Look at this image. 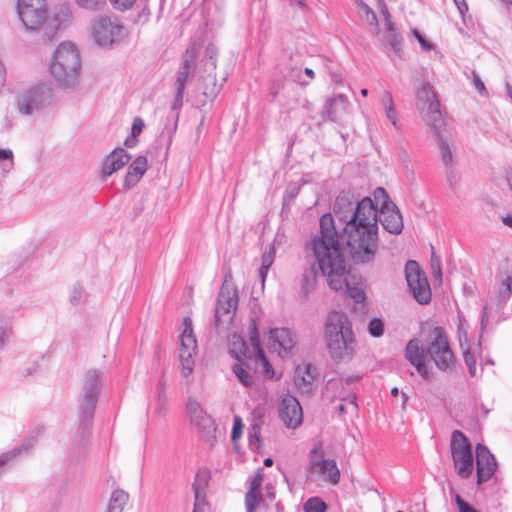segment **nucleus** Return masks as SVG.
<instances>
[{
	"label": "nucleus",
	"mask_w": 512,
	"mask_h": 512,
	"mask_svg": "<svg viewBox=\"0 0 512 512\" xmlns=\"http://www.w3.org/2000/svg\"><path fill=\"white\" fill-rule=\"evenodd\" d=\"M357 5L363 13L367 16V20L370 22V24H378V19L375 14V12L362 0L357 1Z\"/></svg>",
	"instance_id": "obj_51"
},
{
	"label": "nucleus",
	"mask_w": 512,
	"mask_h": 512,
	"mask_svg": "<svg viewBox=\"0 0 512 512\" xmlns=\"http://www.w3.org/2000/svg\"><path fill=\"white\" fill-rule=\"evenodd\" d=\"M82 295H83V288H82V286H80L79 284L74 285L73 289L71 291V295H70V302L73 305L79 304L80 300L82 298Z\"/></svg>",
	"instance_id": "obj_54"
},
{
	"label": "nucleus",
	"mask_w": 512,
	"mask_h": 512,
	"mask_svg": "<svg viewBox=\"0 0 512 512\" xmlns=\"http://www.w3.org/2000/svg\"><path fill=\"white\" fill-rule=\"evenodd\" d=\"M112 7L118 11H127L133 7L136 0H109Z\"/></svg>",
	"instance_id": "obj_53"
},
{
	"label": "nucleus",
	"mask_w": 512,
	"mask_h": 512,
	"mask_svg": "<svg viewBox=\"0 0 512 512\" xmlns=\"http://www.w3.org/2000/svg\"><path fill=\"white\" fill-rule=\"evenodd\" d=\"M254 358L257 363H260L262 367V374L267 379H273L275 372L273 369V366L270 364L269 360L267 359L264 350H259L254 352Z\"/></svg>",
	"instance_id": "obj_39"
},
{
	"label": "nucleus",
	"mask_w": 512,
	"mask_h": 512,
	"mask_svg": "<svg viewBox=\"0 0 512 512\" xmlns=\"http://www.w3.org/2000/svg\"><path fill=\"white\" fill-rule=\"evenodd\" d=\"M445 171L447 182L450 188L454 190L457 187L458 183L460 182L461 174L456 168V164L446 166Z\"/></svg>",
	"instance_id": "obj_47"
},
{
	"label": "nucleus",
	"mask_w": 512,
	"mask_h": 512,
	"mask_svg": "<svg viewBox=\"0 0 512 512\" xmlns=\"http://www.w3.org/2000/svg\"><path fill=\"white\" fill-rule=\"evenodd\" d=\"M360 379H361L360 376H355V375H349L341 380L330 379L326 384V388H327V390L338 388L339 386L344 388L345 385L351 386V385L357 383Z\"/></svg>",
	"instance_id": "obj_45"
},
{
	"label": "nucleus",
	"mask_w": 512,
	"mask_h": 512,
	"mask_svg": "<svg viewBox=\"0 0 512 512\" xmlns=\"http://www.w3.org/2000/svg\"><path fill=\"white\" fill-rule=\"evenodd\" d=\"M347 102V96L343 94H338L335 97L329 98L326 101L321 113L323 120L335 122L338 118L339 110H344Z\"/></svg>",
	"instance_id": "obj_26"
},
{
	"label": "nucleus",
	"mask_w": 512,
	"mask_h": 512,
	"mask_svg": "<svg viewBox=\"0 0 512 512\" xmlns=\"http://www.w3.org/2000/svg\"><path fill=\"white\" fill-rule=\"evenodd\" d=\"M390 234L398 235L402 232L404 224L400 210L396 208L377 209V222Z\"/></svg>",
	"instance_id": "obj_22"
},
{
	"label": "nucleus",
	"mask_w": 512,
	"mask_h": 512,
	"mask_svg": "<svg viewBox=\"0 0 512 512\" xmlns=\"http://www.w3.org/2000/svg\"><path fill=\"white\" fill-rule=\"evenodd\" d=\"M368 333L374 338H379L384 334L385 324L381 318L374 317L368 322Z\"/></svg>",
	"instance_id": "obj_44"
},
{
	"label": "nucleus",
	"mask_w": 512,
	"mask_h": 512,
	"mask_svg": "<svg viewBox=\"0 0 512 512\" xmlns=\"http://www.w3.org/2000/svg\"><path fill=\"white\" fill-rule=\"evenodd\" d=\"M271 339L278 344L279 354L282 357H288L292 355V350L295 347L296 341L294 335L289 328H273L270 330Z\"/></svg>",
	"instance_id": "obj_24"
},
{
	"label": "nucleus",
	"mask_w": 512,
	"mask_h": 512,
	"mask_svg": "<svg viewBox=\"0 0 512 512\" xmlns=\"http://www.w3.org/2000/svg\"><path fill=\"white\" fill-rule=\"evenodd\" d=\"M284 88V81L283 80H273L269 84L268 88V96L270 97L271 101H275L280 92Z\"/></svg>",
	"instance_id": "obj_49"
},
{
	"label": "nucleus",
	"mask_w": 512,
	"mask_h": 512,
	"mask_svg": "<svg viewBox=\"0 0 512 512\" xmlns=\"http://www.w3.org/2000/svg\"><path fill=\"white\" fill-rule=\"evenodd\" d=\"M327 504L318 496L310 497L303 505L304 512H326Z\"/></svg>",
	"instance_id": "obj_41"
},
{
	"label": "nucleus",
	"mask_w": 512,
	"mask_h": 512,
	"mask_svg": "<svg viewBox=\"0 0 512 512\" xmlns=\"http://www.w3.org/2000/svg\"><path fill=\"white\" fill-rule=\"evenodd\" d=\"M405 278L409 290L415 300L422 305L431 300V290L425 272L415 260L407 261L405 265Z\"/></svg>",
	"instance_id": "obj_11"
},
{
	"label": "nucleus",
	"mask_w": 512,
	"mask_h": 512,
	"mask_svg": "<svg viewBox=\"0 0 512 512\" xmlns=\"http://www.w3.org/2000/svg\"><path fill=\"white\" fill-rule=\"evenodd\" d=\"M316 368L308 363L298 366L295 370L294 384L302 394H311L314 389Z\"/></svg>",
	"instance_id": "obj_23"
},
{
	"label": "nucleus",
	"mask_w": 512,
	"mask_h": 512,
	"mask_svg": "<svg viewBox=\"0 0 512 512\" xmlns=\"http://www.w3.org/2000/svg\"><path fill=\"white\" fill-rule=\"evenodd\" d=\"M52 90L46 84H38L17 97V106L21 114L32 115L50 104Z\"/></svg>",
	"instance_id": "obj_10"
},
{
	"label": "nucleus",
	"mask_w": 512,
	"mask_h": 512,
	"mask_svg": "<svg viewBox=\"0 0 512 512\" xmlns=\"http://www.w3.org/2000/svg\"><path fill=\"white\" fill-rule=\"evenodd\" d=\"M279 417L286 427L295 429L303 419L302 407L295 396L287 394L280 402Z\"/></svg>",
	"instance_id": "obj_18"
},
{
	"label": "nucleus",
	"mask_w": 512,
	"mask_h": 512,
	"mask_svg": "<svg viewBox=\"0 0 512 512\" xmlns=\"http://www.w3.org/2000/svg\"><path fill=\"white\" fill-rule=\"evenodd\" d=\"M8 160L10 161L9 164H5L2 168L4 172H9L13 168V152L11 149L8 148H0V162H5Z\"/></svg>",
	"instance_id": "obj_50"
},
{
	"label": "nucleus",
	"mask_w": 512,
	"mask_h": 512,
	"mask_svg": "<svg viewBox=\"0 0 512 512\" xmlns=\"http://www.w3.org/2000/svg\"><path fill=\"white\" fill-rule=\"evenodd\" d=\"M195 66V58L193 55L187 56L180 65L175 79V96L171 104V110L178 112L183 106L184 92L188 77ZM179 114L175 115V126L177 125Z\"/></svg>",
	"instance_id": "obj_16"
},
{
	"label": "nucleus",
	"mask_w": 512,
	"mask_h": 512,
	"mask_svg": "<svg viewBox=\"0 0 512 512\" xmlns=\"http://www.w3.org/2000/svg\"><path fill=\"white\" fill-rule=\"evenodd\" d=\"M210 471L206 467L199 468L194 482L192 483V490L194 492L195 504L200 505L205 499V489L209 484Z\"/></svg>",
	"instance_id": "obj_27"
},
{
	"label": "nucleus",
	"mask_w": 512,
	"mask_h": 512,
	"mask_svg": "<svg viewBox=\"0 0 512 512\" xmlns=\"http://www.w3.org/2000/svg\"><path fill=\"white\" fill-rule=\"evenodd\" d=\"M407 360L416 368L425 379L428 378V369L425 357L429 356L440 370H447L453 362V352L450 348L446 332L443 327L436 326L427 335L424 344L419 339L410 340L405 349Z\"/></svg>",
	"instance_id": "obj_3"
},
{
	"label": "nucleus",
	"mask_w": 512,
	"mask_h": 512,
	"mask_svg": "<svg viewBox=\"0 0 512 512\" xmlns=\"http://www.w3.org/2000/svg\"><path fill=\"white\" fill-rule=\"evenodd\" d=\"M472 448L465 434L459 430H455L451 436L450 450L451 454L455 455L459 451L468 450Z\"/></svg>",
	"instance_id": "obj_35"
},
{
	"label": "nucleus",
	"mask_w": 512,
	"mask_h": 512,
	"mask_svg": "<svg viewBox=\"0 0 512 512\" xmlns=\"http://www.w3.org/2000/svg\"><path fill=\"white\" fill-rule=\"evenodd\" d=\"M476 468L478 484H482L490 480L497 468V462L494 455L483 444H477L476 446Z\"/></svg>",
	"instance_id": "obj_19"
},
{
	"label": "nucleus",
	"mask_w": 512,
	"mask_h": 512,
	"mask_svg": "<svg viewBox=\"0 0 512 512\" xmlns=\"http://www.w3.org/2000/svg\"><path fill=\"white\" fill-rule=\"evenodd\" d=\"M184 329L179 336L180 353L179 360L183 377L190 376L194 369V354L197 349L196 337L192 330V321L189 317L184 318Z\"/></svg>",
	"instance_id": "obj_12"
},
{
	"label": "nucleus",
	"mask_w": 512,
	"mask_h": 512,
	"mask_svg": "<svg viewBox=\"0 0 512 512\" xmlns=\"http://www.w3.org/2000/svg\"><path fill=\"white\" fill-rule=\"evenodd\" d=\"M249 339L251 342V346H253V352L262 350L261 342H260V335L258 332L257 323L254 319L251 320L250 326H249Z\"/></svg>",
	"instance_id": "obj_46"
},
{
	"label": "nucleus",
	"mask_w": 512,
	"mask_h": 512,
	"mask_svg": "<svg viewBox=\"0 0 512 512\" xmlns=\"http://www.w3.org/2000/svg\"><path fill=\"white\" fill-rule=\"evenodd\" d=\"M276 251L273 245L264 252L261 258V266L264 270H269L275 259Z\"/></svg>",
	"instance_id": "obj_48"
},
{
	"label": "nucleus",
	"mask_w": 512,
	"mask_h": 512,
	"mask_svg": "<svg viewBox=\"0 0 512 512\" xmlns=\"http://www.w3.org/2000/svg\"><path fill=\"white\" fill-rule=\"evenodd\" d=\"M381 104L385 110L387 119L398 130L399 126L397 124V112L395 109L392 94L389 91H387V90L383 91V93L381 95Z\"/></svg>",
	"instance_id": "obj_33"
},
{
	"label": "nucleus",
	"mask_w": 512,
	"mask_h": 512,
	"mask_svg": "<svg viewBox=\"0 0 512 512\" xmlns=\"http://www.w3.org/2000/svg\"><path fill=\"white\" fill-rule=\"evenodd\" d=\"M142 177L138 176L136 174H132V172H126V175L124 177L123 181V190L128 191L132 189L134 186L137 185V183L140 181Z\"/></svg>",
	"instance_id": "obj_52"
},
{
	"label": "nucleus",
	"mask_w": 512,
	"mask_h": 512,
	"mask_svg": "<svg viewBox=\"0 0 512 512\" xmlns=\"http://www.w3.org/2000/svg\"><path fill=\"white\" fill-rule=\"evenodd\" d=\"M17 12L27 30H36L47 16L45 0H18Z\"/></svg>",
	"instance_id": "obj_14"
},
{
	"label": "nucleus",
	"mask_w": 512,
	"mask_h": 512,
	"mask_svg": "<svg viewBox=\"0 0 512 512\" xmlns=\"http://www.w3.org/2000/svg\"><path fill=\"white\" fill-rule=\"evenodd\" d=\"M252 430L253 432L249 435V445L251 447H257L260 443V428L259 426L253 425Z\"/></svg>",
	"instance_id": "obj_59"
},
{
	"label": "nucleus",
	"mask_w": 512,
	"mask_h": 512,
	"mask_svg": "<svg viewBox=\"0 0 512 512\" xmlns=\"http://www.w3.org/2000/svg\"><path fill=\"white\" fill-rule=\"evenodd\" d=\"M300 192V185L297 183L290 184L285 190V198L294 199Z\"/></svg>",
	"instance_id": "obj_60"
},
{
	"label": "nucleus",
	"mask_w": 512,
	"mask_h": 512,
	"mask_svg": "<svg viewBox=\"0 0 512 512\" xmlns=\"http://www.w3.org/2000/svg\"><path fill=\"white\" fill-rule=\"evenodd\" d=\"M386 48L388 56L394 60L395 58L402 59L403 50L401 48V44L403 42V37L400 33H391L386 37Z\"/></svg>",
	"instance_id": "obj_31"
},
{
	"label": "nucleus",
	"mask_w": 512,
	"mask_h": 512,
	"mask_svg": "<svg viewBox=\"0 0 512 512\" xmlns=\"http://www.w3.org/2000/svg\"><path fill=\"white\" fill-rule=\"evenodd\" d=\"M132 156L124 148L117 147L112 150L103 160L101 166V179L105 180L113 173L121 170L129 163Z\"/></svg>",
	"instance_id": "obj_20"
},
{
	"label": "nucleus",
	"mask_w": 512,
	"mask_h": 512,
	"mask_svg": "<svg viewBox=\"0 0 512 512\" xmlns=\"http://www.w3.org/2000/svg\"><path fill=\"white\" fill-rule=\"evenodd\" d=\"M309 470L326 477L331 484H338L340 481V470L336 461L332 459H324L321 442H318L309 452Z\"/></svg>",
	"instance_id": "obj_13"
},
{
	"label": "nucleus",
	"mask_w": 512,
	"mask_h": 512,
	"mask_svg": "<svg viewBox=\"0 0 512 512\" xmlns=\"http://www.w3.org/2000/svg\"><path fill=\"white\" fill-rule=\"evenodd\" d=\"M13 326L9 319L0 314V351L9 343L13 336Z\"/></svg>",
	"instance_id": "obj_37"
},
{
	"label": "nucleus",
	"mask_w": 512,
	"mask_h": 512,
	"mask_svg": "<svg viewBox=\"0 0 512 512\" xmlns=\"http://www.w3.org/2000/svg\"><path fill=\"white\" fill-rule=\"evenodd\" d=\"M230 354L238 362L252 359L254 357L253 346L250 348L241 336L234 335L230 347Z\"/></svg>",
	"instance_id": "obj_28"
},
{
	"label": "nucleus",
	"mask_w": 512,
	"mask_h": 512,
	"mask_svg": "<svg viewBox=\"0 0 512 512\" xmlns=\"http://www.w3.org/2000/svg\"><path fill=\"white\" fill-rule=\"evenodd\" d=\"M333 214L344 226L335 227L338 241H344L355 263H371L378 248L377 209L370 197L355 199L350 192L342 191L334 200Z\"/></svg>",
	"instance_id": "obj_1"
},
{
	"label": "nucleus",
	"mask_w": 512,
	"mask_h": 512,
	"mask_svg": "<svg viewBox=\"0 0 512 512\" xmlns=\"http://www.w3.org/2000/svg\"><path fill=\"white\" fill-rule=\"evenodd\" d=\"M455 502L459 512H478L473 506L464 501L458 494L455 495Z\"/></svg>",
	"instance_id": "obj_55"
},
{
	"label": "nucleus",
	"mask_w": 512,
	"mask_h": 512,
	"mask_svg": "<svg viewBox=\"0 0 512 512\" xmlns=\"http://www.w3.org/2000/svg\"><path fill=\"white\" fill-rule=\"evenodd\" d=\"M81 60L76 46L71 42L61 43L55 50L50 72L57 84L72 87L77 83Z\"/></svg>",
	"instance_id": "obj_5"
},
{
	"label": "nucleus",
	"mask_w": 512,
	"mask_h": 512,
	"mask_svg": "<svg viewBox=\"0 0 512 512\" xmlns=\"http://www.w3.org/2000/svg\"><path fill=\"white\" fill-rule=\"evenodd\" d=\"M318 271L315 267V264H311L309 267L305 268L301 277V291L308 295L311 292L317 282Z\"/></svg>",
	"instance_id": "obj_32"
},
{
	"label": "nucleus",
	"mask_w": 512,
	"mask_h": 512,
	"mask_svg": "<svg viewBox=\"0 0 512 512\" xmlns=\"http://www.w3.org/2000/svg\"><path fill=\"white\" fill-rule=\"evenodd\" d=\"M31 445V440L25 439L20 446L14 447L12 450L2 453L0 455V475L6 466H9L17 457L26 453Z\"/></svg>",
	"instance_id": "obj_29"
},
{
	"label": "nucleus",
	"mask_w": 512,
	"mask_h": 512,
	"mask_svg": "<svg viewBox=\"0 0 512 512\" xmlns=\"http://www.w3.org/2000/svg\"><path fill=\"white\" fill-rule=\"evenodd\" d=\"M186 409L189 414L191 423L200 433L209 436L215 432L216 428L212 416L203 409L199 401L189 397L187 400Z\"/></svg>",
	"instance_id": "obj_17"
},
{
	"label": "nucleus",
	"mask_w": 512,
	"mask_h": 512,
	"mask_svg": "<svg viewBox=\"0 0 512 512\" xmlns=\"http://www.w3.org/2000/svg\"><path fill=\"white\" fill-rule=\"evenodd\" d=\"M262 482L263 473L262 469L259 468L251 479L249 490L245 494L246 512H255L257 507H267L265 500L260 497V487Z\"/></svg>",
	"instance_id": "obj_21"
},
{
	"label": "nucleus",
	"mask_w": 512,
	"mask_h": 512,
	"mask_svg": "<svg viewBox=\"0 0 512 512\" xmlns=\"http://www.w3.org/2000/svg\"><path fill=\"white\" fill-rule=\"evenodd\" d=\"M157 391H158V408L160 410L165 402V382L163 380L158 383Z\"/></svg>",
	"instance_id": "obj_61"
},
{
	"label": "nucleus",
	"mask_w": 512,
	"mask_h": 512,
	"mask_svg": "<svg viewBox=\"0 0 512 512\" xmlns=\"http://www.w3.org/2000/svg\"><path fill=\"white\" fill-rule=\"evenodd\" d=\"M443 128H444V126H439L438 131H436L435 128H431V129H432L435 137L437 138L438 145H439V148L441 151V157H442L444 166L446 167V166L454 165V164H456V162L454 160V155H453L450 145L448 144V142L446 140H444V138L442 136Z\"/></svg>",
	"instance_id": "obj_30"
},
{
	"label": "nucleus",
	"mask_w": 512,
	"mask_h": 512,
	"mask_svg": "<svg viewBox=\"0 0 512 512\" xmlns=\"http://www.w3.org/2000/svg\"><path fill=\"white\" fill-rule=\"evenodd\" d=\"M306 249L313 252L318 269L326 277L331 289L341 291L346 288L356 302L364 300V291L350 285L348 265L339 245L335 220L331 213H325L320 217L319 234L306 243Z\"/></svg>",
	"instance_id": "obj_2"
},
{
	"label": "nucleus",
	"mask_w": 512,
	"mask_h": 512,
	"mask_svg": "<svg viewBox=\"0 0 512 512\" xmlns=\"http://www.w3.org/2000/svg\"><path fill=\"white\" fill-rule=\"evenodd\" d=\"M324 338L332 359L343 361L353 357L355 335L351 321L344 312L329 313L325 323Z\"/></svg>",
	"instance_id": "obj_4"
},
{
	"label": "nucleus",
	"mask_w": 512,
	"mask_h": 512,
	"mask_svg": "<svg viewBox=\"0 0 512 512\" xmlns=\"http://www.w3.org/2000/svg\"><path fill=\"white\" fill-rule=\"evenodd\" d=\"M382 12H383V14L385 16V19H386V26H387V30L389 31V34H391V33H398L396 31L394 23L389 20L390 13H389V11H388V9H387V7L385 5L383 6Z\"/></svg>",
	"instance_id": "obj_63"
},
{
	"label": "nucleus",
	"mask_w": 512,
	"mask_h": 512,
	"mask_svg": "<svg viewBox=\"0 0 512 512\" xmlns=\"http://www.w3.org/2000/svg\"><path fill=\"white\" fill-rule=\"evenodd\" d=\"M374 200L373 203L375 205V208L378 210H384L387 208H396V204L393 203L389 195L387 194L386 190L382 187H378L374 191Z\"/></svg>",
	"instance_id": "obj_36"
},
{
	"label": "nucleus",
	"mask_w": 512,
	"mask_h": 512,
	"mask_svg": "<svg viewBox=\"0 0 512 512\" xmlns=\"http://www.w3.org/2000/svg\"><path fill=\"white\" fill-rule=\"evenodd\" d=\"M473 82H474L475 89L478 91V93L480 95L485 96L488 94L484 83L482 82V80L479 78V76L477 74H474Z\"/></svg>",
	"instance_id": "obj_62"
},
{
	"label": "nucleus",
	"mask_w": 512,
	"mask_h": 512,
	"mask_svg": "<svg viewBox=\"0 0 512 512\" xmlns=\"http://www.w3.org/2000/svg\"><path fill=\"white\" fill-rule=\"evenodd\" d=\"M77 6L81 9L97 12L104 9L107 4V0H75Z\"/></svg>",
	"instance_id": "obj_42"
},
{
	"label": "nucleus",
	"mask_w": 512,
	"mask_h": 512,
	"mask_svg": "<svg viewBox=\"0 0 512 512\" xmlns=\"http://www.w3.org/2000/svg\"><path fill=\"white\" fill-rule=\"evenodd\" d=\"M147 171V158L144 155L137 156L129 165L127 172H132L143 177Z\"/></svg>",
	"instance_id": "obj_43"
},
{
	"label": "nucleus",
	"mask_w": 512,
	"mask_h": 512,
	"mask_svg": "<svg viewBox=\"0 0 512 512\" xmlns=\"http://www.w3.org/2000/svg\"><path fill=\"white\" fill-rule=\"evenodd\" d=\"M452 458L459 477L462 479L469 478L472 474L474 463L472 448L459 451V453L452 455Z\"/></svg>",
	"instance_id": "obj_25"
},
{
	"label": "nucleus",
	"mask_w": 512,
	"mask_h": 512,
	"mask_svg": "<svg viewBox=\"0 0 512 512\" xmlns=\"http://www.w3.org/2000/svg\"><path fill=\"white\" fill-rule=\"evenodd\" d=\"M238 292L232 283L231 274L224 276L215 307L214 324L218 328L226 321H232L238 307Z\"/></svg>",
	"instance_id": "obj_9"
},
{
	"label": "nucleus",
	"mask_w": 512,
	"mask_h": 512,
	"mask_svg": "<svg viewBox=\"0 0 512 512\" xmlns=\"http://www.w3.org/2000/svg\"><path fill=\"white\" fill-rule=\"evenodd\" d=\"M218 50L214 44H208L205 48L204 62L206 76H203L204 90L203 96L212 101L219 94L226 77H223L221 83H217L216 74V57Z\"/></svg>",
	"instance_id": "obj_15"
},
{
	"label": "nucleus",
	"mask_w": 512,
	"mask_h": 512,
	"mask_svg": "<svg viewBox=\"0 0 512 512\" xmlns=\"http://www.w3.org/2000/svg\"><path fill=\"white\" fill-rule=\"evenodd\" d=\"M419 110L426 124L438 131L439 126H445V119L441 111V104L432 86L423 81L417 90Z\"/></svg>",
	"instance_id": "obj_8"
},
{
	"label": "nucleus",
	"mask_w": 512,
	"mask_h": 512,
	"mask_svg": "<svg viewBox=\"0 0 512 512\" xmlns=\"http://www.w3.org/2000/svg\"><path fill=\"white\" fill-rule=\"evenodd\" d=\"M102 387L100 374L96 370H88L83 379L80 409V427L83 433L92 426L95 407Z\"/></svg>",
	"instance_id": "obj_7"
},
{
	"label": "nucleus",
	"mask_w": 512,
	"mask_h": 512,
	"mask_svg": "<svg viewBox=\"0 0 512 512\" xmlns=\"http://www.w3.org/2000/svg\"><path fill=\"white\" fill-rule=\"evenodd\" d=\"M413 35L425 51H430L433 48V45L423 36L419 30L414 29Z\"/></svg>",
	"instance_id": "obj_56"
},
{
	"label": "nucleus",
	"mask_w": 512,
	"mask_h": 512,
	"mask_svg": "<svg viewBox=\"0 0 512 512\" xmlns=\"http://www.w3.org/2000/svg\"><path fill=\"white\" fill-rule=\"evenodd\" d=\"M512 295V275H505L500 281L498 301L506 303Z\"/></svg>",
	"instance_id": "obj_40"
},
{
	"label": "nucleus",
	"mask_w": 512,
	"mask_h": 512,
	"mask_svg": "<svg viewBox=\"0 0 512 512\" xmlns=\"http://www.w3.org/2000/svg\"><path fill=\"white\" fill-rule=\"evenodd\" d=\"M91 35L98 46L112 49L124 41L128 30L117 16H99L91 22Z\"/></svg>",
	"instance_id": "obj_6"
},
{
	"label": "nucleus",
	"mask_w": 512,
	"mask_h": 512,
	"mask_svg": "<svg viewBox=\"0 0 512 512\" xmlns=\"http://www.w3.org/2000/svg\"><path fill=\"white\" fill-rule=\"evenodd\" d=\"M245 360L242 362L236 363L232 366V371L238 378V380L245 387H251L254 384V379L252 374L244 368Z\"/></svg>",
	"instance_id": "obj_38"
},
{
	"label": "nucleus",
	"mask_w": 512,
	"mask_h": 512,
	"mask_svg": "<svg viewBox=\"0 0 512 512\" xmlns=\"http://www.w3.org/2000/svg\"><path fill=\"white\" fill-rule=\"evenodd\" d=\"M144 126H145L144 121L140 117L134 118L132 127H131L132 136L138 137L141 134Z\"/></svg>",
	"instance_id": "obj_57"
},
{
	"label": "nucleus",
	"mask_w": 512,
	"mask_h": 512,
	"mask_svg": "<svg viewBox=\"0 0 512 512\" xmlns=\"http://www.w3.org/2000/svg\"><path fill=\"white\" fill-rule=\"evenodd\" d=\"M243 424L240 417H235L232 431H231V438L232 440H236L241 436L242 433Z\"/></svg>",
	"instance_id": "obj_58"
},
{
	"label": "nucleus",
	"mask_w": 512,
	"mask_h": 512,
	"mask_svg": "<svg viewBox=\"0 0 512 512\" xmlns=\"http://www.w3.org/2000/svg\"><path fill=\"white\" fill-rule=\"evenodd\" d=\"M291 77L293 79L294 82L298 83L299 85L301 86H306L309 84L308 81H305L302 79V71L301 70H293L292 71V74H291Z\"/></svg>",
	"instance_id": "obj_64"
},
{
	"label": "nucleus",
	"mask_w": 512,
	"mask_h": 512,
	"mask_svg": "<svg viewBox=\"0 0 512 512\" xmlns=\"http://www.w3.org/2000/svg\"><path fill=\"white\" fill-rule=\"evenodd\" d=\"M129 499L128 493L117 489L111 494L106 512H123Z\"/></svg>",
	"instance_id": "obj_34"
}]
</instances>
